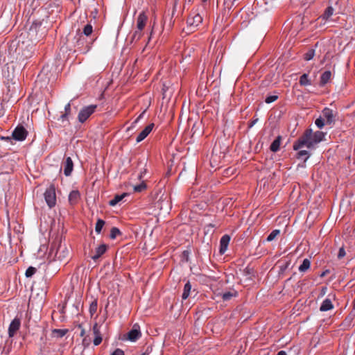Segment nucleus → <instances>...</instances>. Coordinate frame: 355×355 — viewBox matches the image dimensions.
<instances>
[{
	"mask_svg": "<svg viewBox=\"0 0 355 355\" xmlns=\"http://www.w3.org/2000/svg\"><path fill=\"white\" fill-rule=\"evenodd\" d=\"M96 105H90L83 107L79 112L78 119L80 123H84L96 110Z\"/></svg>",
	"mask_w": 355,
	"mask_h": 355,
	"instance_id": "20e7f679",
	"label": "nucleus"
},
{
	"mask_svg": "<svg viewBox=\"0 0 355 355\" xmlns=\"http://www.w3.org/2000/svg\"><path fill=\"white\" fill-rule=\"evenodd\" d=\"M127 196H128V193H123L121 195H116L114 196V198L110 201L109 205L112 207L115 206Z\"/></svg>",
	"mask_w": 355,
	"mask_h": 355,
	"instance_id": "6ab92c4d",
	"label": "nucleus"
},
{
	"mask_svg": "<svg viewBox=\"0 0 355 355\" xmlns=\"http://www.w3.org/2000/svg\"><path fill=\"white\" fill-rule=\"evenodd\" d=\"M191 289V285L189 282H187L184 286L183 293L182 297L183 300H186L189 296Z\"/></svg>",
	"mask_w": 355,
	"mask_h": 355,
	"instance_id": "aec40b11",
	"label": "nucleus"
},
{
	"mask_svg": "<svg viewBox=\"0 0 355 355\" xmlns=\"http://www.w3.org/2000/svg\"><path fill=\"white\" fill-rule=\"evenodd\" d=\"M154 127V123H150L137 136L136 139L137 143H139L143 141L152 131Z\"/></svg>",
	"mask_w": 355,
	"mask_h": 355,
	"instance_id": "6e6552de",
	"label": "nucleus"
},
{
	"mask_svg": "<svg viewBox=\"0 0 355 355\" xmlns=\"http://www.w3.org/2000/svg\"><path fill=\"white\" fill-rule=\"evenodd\" d=\"M93 31L92 26L91 24H87L83 28V33L86 36H89L92 34Z\"/></svg>",
	"mask_w": 355,
	"mask_h": 355,
	"instance_id": "7c9ffc66",
	"label": "nucleus"
},
{
	"mask_svg": "<svg viewBox=\"0 0 355 355\" xmlns=\"http://www.w3.org/2000/svg\"><path fill=\"white\" fill-rule=\"evenodd\" d=\"M202 21V17L199 14H196L193 17H190L187 19V24L190 26L197 27Z\"/></svg>",
	"mask_w": 355,
	"mask_h": 355,
	"instance_id": "9b49d317",
	"label": "nucleus"
},
{
	"mask_svg": "<svg viewBox=\"0 0 355 355\" xmlns=\"http://www.w3.org/2000/svg\"><path fill=\"white\" fill-rule=\"evenodd\" d=\"M327 291V287H322L321 290V295H324L326 294V292Z\"/></svg>",
	"mask_w": 355,
	"mask_h": 355,
	"instance_id": "a19ab883",
	"label": "nucleus"
},
{
	"mask_svg": "<svg viewBox=\"0 0 355 355\" xmlns=\"http://www.w3.org/2000/svg\"><path fill=\"white\" fill-rule=\"evenodd\" d=\"M73 168V164L71 157L66 158L64 162V173L66 176L71 175Z\"/></svg>",
	"mask_w": 355,
	"mask_h": 355,
	"instance_id": "f8f14e48",
	"label": "nucleus"
},
{
	"mask_svg": "<svg viewBox=\"0 0 355 355\" xmlns=\"http://www.w3.org/2000/svg\"><path fill=\"white\" fill-rule=\"evenodd\" d=\"M26 58H28V57H31V53L30 55H25Z\"/></svg>",
	"mask_w": 355,
	"mask_h": 355,
	"instance_id": "09e8293b",
	"label": "nucleus"
},
{
	"mask_svg": "<svg viewBox=\"0 0 355 355\" xmlns=\"http://www.w3.org/2000/svg\"><path fill=\"white\" fill-rule=\"evenodd\" d=\"M44 199L50 208L53 207L56 204L55 188L53 184H51L44 192Z\"/></svg>",
	"mask_w": 355,
	"mask_h": 355,
	"instance_id": "7ed1b4c3",
	"label": "nucleus"
},
{
	"mask_svg": "<svg viewBox=\"0 0 355 355\" xmlns=\"http://www.w3.org/2000/svg\"><path fill=\"white\" fill-rule=\"evenodd\" d=\"M280 233V231L279 230H273L267 237L266 240L267 241H273Z\"/></svg>",
	"mask_w": 355,
	"mask_h": 355,
	"instance_id": "bb28decb",
	"label": "nucleus"
},
{
	"mask_svg": "<svg viewBox=\"0 0 355 355\" xmlns=\"http://www.w3.org/2000/svg\"><path fill=\"white\" fill-rule=\"evenodd\" d=\"M141 336L139 326L134 324L132 329L128 332V338L130 341H135Z\"/></svg>",
	"mask_w": 355,
	"mask_h": 355,
	"instance_id": "423d86ee",
	"label": "nucleus"
},
{
	"mask_svg": "<svg viewBox=\"0 0 355 355\" xmlns=\"http://www.w3.org/2000/svg\"><path fill=\"white\" fill-rule=\"evenodd\" d=\"M107 250L105 244H101L96 248L95 254L92 257L93 260H97Z\"/></svg>",
	"mask_w": 355,
	"mask_h": 355,
	"instance_id": "dca6fc26",
	"label": "nucleus"
},
{
	"mask_svg": "<svg viewBox=\"0 0 355 355\" xmlns=\"http://www.w3.org/2000/svg\"><path fill=\"white\" fill-rule=\"evenodd\" d=\"M148 17L144 12H141L137 19V27L138 31H141L146 24Z\"/></svg>",
	"mask_w": 355,
	"mask_h": 355,
	"instance_id": "1a4fd4ad",
	"label": "nucleus"
},
{
	"mask_svg": "<svg viewBox=\"0 0 355 355\" xmlns=\"http://www.w3.org/2000/svg\"><path fill=\"white\" fill-rule=\"evenodd\" d=\"M277 355H287V354H286V352L285 351L282 350V351H279V352L277 354Z\"/></svg>",
	"mask_w": 355,
	"mask_h": 355,
	"instance_id": "79ce46f5",
	"label": "nucleus"
},
{
	"mask_svg": "<svg viewBox=\"0 0 355 355\" xmlns=\"http://www.w3.org/2000/svg\"><path fill=\"white\" fill-rule=\"evenodd\" d=\"M141 355H148V354H146V353H143V354H141Z\"/></svg>",
	"mask_w": 355,
	"mask_h": 355,
	"instance_id": "3c124183",
	"label": "nucleus"
},
{
	"mask_svg": "<svg viewBox=\"0 0 355 355\" xmlns=\"http://www.w3.org/2000/svg\"><path fill=\"white\" fill-rule=\"evenodd\" d=\"M20 320L19 318H15L10 323L8 329V334L10 337L14 336L16 332L20 327Z\"/></svg>",
	"mask_w": 355,
	"mask_h": 355,
	"instance_id": "0eeeda50",
	"label": "nucleus"
},
{
	"mask_svg": "<svg viewBox=\"0 0 355 355\" xmlns=\"http://www.w3.org/2000/svg\"><path fill=\"white\" fill-rule=\"evenodd\" d=\"M93 332L95 335V338L94 339V345L97 346L101 344L102 342V337L100 333L99 328L97 325V324H95L93 327Z\"/></svg>",
	"mask_w": 355,
	"mask_h": 355,
	"instance_id": "4468645a",
	"label": "nucleus"
},
{
	"mask_svg": "<svg viewBox=\"0 0 355 355\" xmlns=\"http://www.w3.org/2000/svg\"><path fill=\"white\" fill-rule=\"evenodd\" d=\"M105 225V221L101 220V219H98L96 223V226H95V231L97 234H100L101 230H102V228Z\"/></svg>",
	"mask_w": 355,
	"mask_h": 355,
	"instance_id": "b1692460",
	"label": "nucleus"
},
{
	"mask_svg": "<svg viewBox=\"0 0 355 355\" xmlns=\"http://www.w3.org/2000/svg\"><path fill=\"white\" fill-rule=\"evenodd\" d=\"M36 272V268L32 266H30L28 268V269L26 271V277H32L35 273Z\"/></svg>",
	"mask_w": 355,
	"mask_h": 355,
	"instance_id": "473e14b6",
	"label": "nucleus"
},
{
	"mask_svg": "<svg viewBox=\"0 0 355 355\" xmlns=\"http://www.w3.org/2000/svg\"><path fill=\"white\" fill-rule=\"evenodd\" d=\"M146 187V184L144 182H141V184L134 187V191L135 192H141V191L144 190Z\"/></svg>",
	"mask_w": 355,
	"mask_h": 355,
	"instance_id": "f704fd0d",
	"label": "nucleus"
},
{
	"mask_svg": "<svg viewBox=\"0 0 355 355\" xmlns=\"http://www.w3.org/2000/svg\"><path fill=\"white\" fill-rule=\"evenodd\" d=\"M304 157V161H306L309 157V154L307 150H300L297 153V157L298 158H303Z\"/></svg>",
	"mask_w": 355,
	"mask_h": 355,
	"instance_id": "c756f323",
	"label": "nucleus"
},
{
	"mask_svg": "<svg viewBox=\"0 0 355 355\" xmlns=\"http://www.w3.org/2000/svg\"><path fill=\"white\" fill-rule=\"evenodd\" d=\"M97 301L94 300L89 305V311L91 315L92 316L94 313H96L97 311Z\"/></svg>",
	"mask_w": 355,
	"mask_h": 355,
	"instance_id": "a878e982",
	"label": "nucleus"
},
{
	"mask_svg": "<svg viewBox=\"0 0 355 355\" xmlns=\"http://www.w3.org/2000/svg\"><path fill=\"white\" fill-rule=\"evenodd\" d=\"M111 355H124V352L120 349H116Z\"/></svg>",
	"mask_w": 355,
	"mask_h": 355,
	"instance_id": "ea45409f",
	"label": "nucleus"
},
{
	"mask_svg": "<svg viewBox=\"0 0 355 355\" xmlns=\"http://www.w3.org/2000/svg\"><path fill=\"white\" fill-rule=\"evenodd\" d=\"M51 252L54 253L55 258L60 261H66L69 256L68 248L65 243H62L61 241L52 247Z\"/></svg>",
	"mask_w": 355,
	"mask_h": 355,
	"instance_id": "f03ea898",
	"label": "nucleus"
},
{
	"mask_svg": "<svg viewBox=\"0 0 355 355\" xmlns=\"http://www.w3.org/2000/svg\"><path fill=\"white\" fill-rule=\"evenodd\" d=\"M257 120H258V119H255V120L252 121L251 122L250 125V127H252V126H253V125L257 123Z\"/></svg>",
	"mask_w": 355,
	"mask_h": 355,
	"instance_id": "37998d69",
	"label": "nucleus"
},
{
	"mask_svg": "<svg viewBox=\"0 0 355 355\" xmlns=\"http://www.w3.org/2000/svg\"><path fill=\"white\" fill-rule=\"evenodd\" d=\"M277 98L278 97L276 95L268 96L266 98L265 102L266 103H271L275 101L277 99Z\"/></svg>",
	"mask_w": 355,
	"mask_h": 355,
	"instance_id": "e433bc0d",
	"label": "nucleus"
},
{
	"mask_svg": "<svg viewBox=\"0 0 355 355\" xmlns=\"http://www.w3.org/2000/svg\"><path fill=\"white\" fill-rule=\"evenodd\" d=\"M315 123L318 128H322L324 125V119L320 117L315 120Z\"/></svg>",
	"mask_w": 355,
	"mask_h": 355,
	"instance_id": "c9c22d12",
	"label": "nucleus"
},
{
	"mask_svg": "<svg viewBox=\"0 0 355 355\" xmlns=\"http://www.w3.org/2000/svg\"><path fill=\"white\" fill-rule=\"evenodd\" d=\"M134 127H135V124H134V123H132V126H130V127L128 128L127 131H128H128H130V130L131 129H132Z\"/></svg>",
	"mask_w": 355,
	"mask_h": 355,
	"instance_id": "c03bdc74",
	"label": "nucleus"
},
{
	"mask_svg": "<svg viewBox=\"0 0 355 355\" xmlns=\"http://www.w3.org/2000/svg\"><path fill=\"white\" fill-rule=\"evenodd\" d=\"M334 13V8L331 6L328 7L324 13L322 15V18L324 19H329Z\"/></svg>",
	"mask_w": 355,
	"mask_h": 355,
	"instance_id": "393cba45",
	"label": "nucleus"
},
{
	"mask_svg": "<svg viewBox=\"0 0 355 355\" xmlns=\"http://www.w3.org/2000/svg\"><path fill=\"white\" fill-rule=\"evenodd\" d=\"M324 133L321 131L313 132L311 129L305 130L293 144V149L297 150L302 147L313 148L318 143L324 139Z\"/></svg>",
	"mask_w": 355,
	"mask_h": 355,
	"instance_id": "f257e3e1",
	"label": "nucleus"
},
{
	"mask_svg": "<svg viewBox=\"0 0 355 355\" xmlns=\"http://www.w3.org/2000/svg\"><path fill=\"white\" fill-rule=\"evenodd\" d=\"M300 83L302 85H309L311 84V83L308 78L307 74L304 73L300 77Z\"/></svg>",
	"mask_w": 355,
	"mask_h": 355,
	"instance_id": "c85d7f7f",
	"label": "nucleus"
},
{
	"mask_svg": "<svg viewBox=\"0 0 355 355\" xmlns=\"http://www.w3.org/2000/svg\"><path fill=\"white\" fill-rule=\"evenodd\" d=\"M345 256V251L344 248H340L338 254V257L339 259H341V258L344 257Z\"/></svg>",
	"mask_w": 355,
	"mask_h": 355,
	"instance_id": "58836bf2",
	"label": "nucleus"
},
{
	"mask_svg": "<svg viewBox=\"0 0 355 355\" xmlns=\"http://www.w3.org/2000/svg\"><path fill=\"white\" fill-rule=\"evenodd\" d=\"M202 1L203 2H205V1H207V0H202Z\"/></svg>",
	"mask_w": 355,
	"mask_h": 355,
	"instance_id": "603ef678",
	"label": "nucleus"
},
{
	"mask_svg": "<svg viewBox=\"0 0 355 355\" xmlns=\"http://www.w3.org/2000/svg\"><path fill=\"white\" fill-rule=\"evenodd\" d=\"M333 308H334V305H333L331 300L327 298V299H325L322 302V303L320 307V310L321 311H327L331 310Z\"/></svg>",
	"mask_w": 355,
	"mask_h": 355,
	"instance_id": "f3484780",
	"label": "nucleus"
},
{
	"mask_svg": "<svg viewBox=\"0 0 355 355\" xmlns=\"http://www.w3.org/2000/svg\"><path fill=\"white\" fill-rule=\"evenodd\" d=\"M80 193L77 190H73L69 195V202L71 205H76L80 199Z\"/></svg>",
	"mask_w": 355,
	"mask_h": 355,
	"instance_id": "2eb2a0df",
	"label": "nucleus"
},
{
	"mask_svg": "<svg viewBox=\"0 0 355 355\" xmlns=\"http://www.w3.org/2000/svg\"><path fill=\"white\" fill-rule=\"evenodd\" d=\"M331 78V72L330 71H325L320 77V85L323 86L327 84Z\"/></svg>",
	"mask_w": 355,
	"mask_h": 355,
	"instance_id": "a211bd4d",
	"label": "nucleus"
},
{
	"mask_svg": "<svg viewBox=\"0 0 355 355\" xmlns=\"http://www.w3.org/2000/svg\"><path fill=\"white\" fill-rule=\"evenodd\" d=\"M311 266V261L309 259H304L302 261V263L299 266L300 272H305Z\"/></svg>",
	"mask_w": 355,
	"mask_h": 355,
	"instance_id": "412c9836",
	"label": "nucleus"
},
{
	"mask_svg": "<svg viewBox=\"0 0 355 355\" xmlns=\"http://www.w3.org/2000/svg\"><path fill=\"white\" fill-rule=\"evenodd\" d=\"M322 116L326 119L327 123L331 124L334 120V112L328 107L322 110Z\"/></svg>",
	"mask_w": 355,
	"mask_h": 355,
	"instance_id": "ddd939ff",
	"label": "nucleus"
},
{
	"mask_svg": "<svg viewBox=\"0 0 355 355\" xmlns=\"http://www.w3.org/2000/svg\"><path fill=\"white\" fill-rule=\"evenodd\" d=\"M236 295V291H228V292H225L223 294L222 298L224 301H227Z\"/></svg>",
	"mask_w": 355,
	"mask_h": 355,
	"instance_id": "5701e85b",
	"label": "nucleus"
},
{
	"mask_svg": "<svg viewBox=\"0 0 355 355\" xmlns=\"http://www.w3.org/2000/svg\"><path fill=\"white\" fill-rule=\"evenodd\" d=\"M315 55V51L313 49H311L309 51H308L305 54H304V59L306 60H311Z\"/></svg>",
	"mask_w": 355,
	"mask_h": 355,
	"instance_id": "72a5a7b5",
	"label": "nucleus"
},
{
	"mask_svg": "<svg viewBox=\"0 0 355 355\" xmlns=\"http://www.w3.org/2000/svg\"><path fill=\"white\" fill-rule=\"evenodd\" d=\"M142 176H143V173H141L139 177V178L141 179V178H142Z\"/></svg>",
	"mask_w": 355,
	"mask_h": 355,
	"instance_id": "de8ad7c7",
	"label": "nucleus"
},
{
	"mask_svg": "<svg viewBox=\"0 0 355 355\" xmlns=\"http://www.w3.org/2000/svg\"><path fill=\"white\" fill-rule=\"evenodd\" d=\"M120 234L121 232L117 227H112L110 230V236L112 239H114Z\"/></svg>",
	"mask_w": 355,
	"mask_h": 355,
	"instance_id": "cd10ccee",
	"label": "nucleus"
},
{
	"mask_svg": "<svg viewBox=\"0 0 355 355\" xmlns=\"http://www.w3.org/2000/svg\"><path fill=\"white\" fill-rule=\"evenodd\" d=\"M139 118H141V116H139V118H138V119H137L134 121V123H134V124L137 123Z\"/></svg>",
	"mask_w": 355,
	"mask_h": 355,
	"instance_id": "a18cd8bd",
	"label": "nucleus"
},
{
	"mask_svg": "<svg viewBox=\"0 0 355 355\" xmlns=\"http://www.w3.org/2000/svg\"><path fill=\"white\" fill-rule=\"evenodd\" d=\"M230 241V236L227 234L223 236L220 241V253L224 254L228 247L229 243Z\"/></svg>",
	"mask_w": 355,
	"mask_h": 355,
	"instance_id": "9d476101",
	"label": "nucleus"
},
{
	"mask_svg": "<svg viewBox=\"0 0 355 355\" xmlns=\"http://www.w3.org/2000/svg\"><path fill=\"white\" fill-rule=\"evenodd\" d=\"M84 333H85V331H84V330H83L81 332V336H83Z\"/></svg>",
	"mask_w": 355,
	"mask_h": 355,
	"instance_id": "8fccbe9b",
	"label": "nucleus"
},
{
	"mask_svg": "<svg viewBox=\"0 0 355 355\" xmlns=\"http://www.w3.org/2000/svg\"><path fill=\"white\" fill-rule=\"evenodd\" d=\"M71 103H67L64 107V114H68L69 116L71 114Z\"/></svg>",
	"mask_w": 355,
	"mask_h": 355,
	"instance_id": "4c0bfd02",
	"label": "nucleus"
},
{
	"mask_svg": "<svg viewBox=\"0 0 355 355\" xmlns=\"http://www.w3.org/2000/svg\"><path fill=\"white\" fill-rule=\"evenodd\" d=\"M59 121L63 123V125L65 126L66 124L69 123V115L67 114H62L58 119Z\"/></svg>",
	"mask_w": 355,
	"mask_h": 355,
	"instance_id": "2f4dec72",
	"label": "nucleus"
},
{
	"mask_svg": "<svg viewBox=\"0 0 355 355\" xmlns=\"http://www.w3.org/2000/svg\"><path fill=\"white\" fill-rule=\"evenodd\" d=\"M279 146H280V139H279V138H277L272 141V143L270 145V148L271 151L277 152L279 148Z\"/></svg>",
	"mask_w": 355,
	"mask_h": 355,
	"instance_id": "4be33fe9",
	"label": "nucleus"
},
{
	"mask_svg": "<svg viewBox=\"0 0 355 355\" xmlns=\"http://www.w3.org/2000/svg\"><path fill=\"white\" fill-rule=\"evenodd\" d=\"M27 136V131L23 126H17L12 132V137L15 140L23 141Z\"/></svg>",
	"mask_w": 355,
	"mask_h": 355,
	"instance_id": "39448f33",
	"label": "nucleus"
},
{
	"mask_svg": "<svg viewBox=\"0 0 355 355\" xmlns=\"http://www.w3.org/2000/svg\"><path fill=\"white\" fill-rule=\"evenodd\" d=\"M138 34V32L137 31H135V33H134V37H135Z\"/></svg>",
	"mask_w": 355,
	"mask_h": 355,
	"instance_id": "49530a36",
	"label": "nucleus"
}]
</instances>
